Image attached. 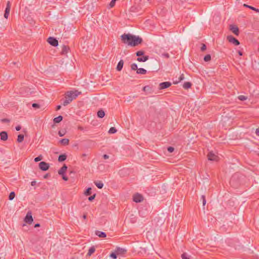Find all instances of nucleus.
Instances as JSON below:
<instances>
[{"label": "nucleus", "mask_w": 259, "mask_h": 259, "mask_svg": "<svg viewBox=\"0 0 259 259\" xmlns=\"http://www.w3.org/2000/svg\"><path fill=\"white\" fill-rule=\"evenodd\" d=\"M58 135L60 137H63L65 135V133L63 131H59L58 132Z\"/></svg>", "instance_id": "obj_48"}, {"label": "nucleus", "mask_w": 259, "mask_h": 259, "mask_svg": "<svg viewBox=\"0 0 259 259\" xmlns=\"http://www.w3.org/2000/svg\"><path fill=\"white\" fill-rule=\"evenodd\" d=\"M103 157L104 159H107L109 158V156L107 154H104Z\"/></svg>", "instance_id": "obj_52"}, {"label": "nucleus", "mask_w": 259, "mask_h": 259, "mask_svg": "<svg viewBox=\"0 0 259 259\" xmlns=\"http://www.w3.org/2000/svg\"><path fill=\"white\" fill-rule=\"evenodd\" d=\"M201 199H202L203 205L204 206L206 204L205 197L204 195L201 196Z\"/></svg>", "instance_id": "obj_44"}, {"label": "nucleus", "mask_w": 259, "mask_h": 259, "mask_svg": "<svg viewBox=\"0 0 259 259\" xmlns=\"http://www.w3.org/2000/svg\"><path fill=\"white\" fill-rule=\"evenodd\" d=\"M238 99L240 100V101H245L247 99V97L243 96V95H240L238 97Z\"/></svg>", "instance_id": "obj_39"}, {"label": "nucleus", "mask_w": 259, "mask_h": 259, "mask_svg": "<svg viewBox=\"0 0 259 259\" xmlns=\"http://www.w3.org/2000/svg\"><path fill=\"white\" fill-rule=\"evenodd\" d=\"M115 251L118 253V255L124 254L126 252V249L119 247H116Z\"/></svg>", "instance_id": "obj_12"}, {"label": "nucleus", "mask_w": 259, "mask_h": 259, "mask_svg": "<svg viewBox=\"0 0 259 259\" xmlns=\"http://www.w3.org/2000/svg\"><path fill=\"white\" fill-rule=\"evenodd\" d=\"M33 221V220L31 212L30 211H29L27 213L26 215L24 218V221L28 224H31L32 223Z\"/></svg>", "instance_id": "obj_4"}, {"label": "nucleus", "mask_w": 259, "mask_h": 259, "mask_svg": "<svg viewBox=\"0 0 259 259\" xmlns=\"http://www.w3.org/2000/svg\"><path fill=\"white\" fill-rule=\"evenodd\" d=\"M48 42L49 44L53 47H57L58 45V40L53 37H49L48 38Z\"/></svg>", "instance_id": "obj_6"}, {"label": "nucleus", "mask_w": 259, "mask_h": 259, "mask_svg": "<svg viewBox=\"0 0 259 259\" xmlns=\"http://www.w3.org/2000/svg\"><path fill=\"white\" fill-rule=\"evenodd\" d=\"M162 56L166 58H169V55L168 53H163L162 54Z\"/></svg>", "instance_id": "obj_50"}, {"label": "nucleus", "mask_w": 259, "mask_h": 259, "mask_svg": "<svg viewBox=\"0 0 259 259\" xmlns=\"http://www.w3.org/2000/svg\"><path fill=\"white\" fill-rule=\"evenodd\" d=\"M124 61L123 60H120L117 64L116 70L117 71H121L123 68Z\"/></svg>", "instance_id": "obj_15"}, {"label": "nucleus", "mask_w": 259, "mask_h": 259, "mask_svg": "<svg viewBox=\"0 0 259 259\" xmlns=\"http://www.w3.org/2000/svg\"><path fill=\"white\" fill-rule=\"evenodd\" d=\"M15 196V192H13H13H11L10 193L9 195V199L10 200H12L14 198Z\"/></svg>", "instance_id": "obj_32"}, {"label": "nucleus", "mask_w": 259, "mask_h": 259, "mask_svg": "<svg viewBox=\"0 0 259 259\" xmlns=\"http://www.w3.org/2000/svg\"><path fill=\"white\" fill-rule=\"evenodd\" d=\"M96 197V194H93V195L90 196L89 198H88V200L90 201H92Z\"/></svg>", "instance_id": "obj_40"}, {"label": "nucleus", "mask_w": 259, "mask_h": 259, "mask_svg": "<svg viewBox=\"0 0 259 259\" xmlns=\"http://www.w3.org/2000/svg\"><path fill=\"white\" fill-rule=\"evenodd\" d=\"M149 59L148 56H143L142 57H138L137 59V60L139 62H145L147 61Z\"/></svg>", "instance_id": "obj_18"}, {"label": "nucleus", "mask_w": 259, "mask_h": 259, "mask_svg": "<svg viewBox=\"0 0 259 259\" xmlns=\"http://www.w3.org/2000/svg\"><path fill=\"white\" fill-rule=\"evenodd\" d=\"M78 129H79V130H81V131H82V130H83V127H81V126H79V127H78Z\"/></svg>", "instance_id": "obj_61"}, {"label": "nucleus", "mask_w": 259, "mask_h": 259, "mask_svg": "<svg viewBox=\"0 0 259 259\" xmlns=\"http://www.w3.org/2000/svg\"><path fill=\"white\" fill-rule=\"evenodd\" d=\"M95 251V248L94 246L91 247L88 251L87 255L89 256H91L93 253Z\"/></svg>", "instance_id": "obj_28"}, {"label": "nucleus", "mask_w": 259, "mask_h": 259, "mask_svg": "<svg viewBox=\"0 0 259 259\" xmlns=\"http://www.w3.org/2000/svg\"><path fill=\"white\" fill-rule=\"evenodd\" d=\"M1 139L2 141H5L8 139V134L5 131H2L0 133Z\"/></svg>", "instance_id": "obj_13"}, {"label": "nucleus", "mask_w": 259, "mask_h": 259, "mask_svg": "<svg viewBox=\"0 0 259 259\" xmlns=\"http://www.w3.org/2000/svg\"><path fill=\"white\" fill-rule=\"evenodd\" d=\"M42 159V156L41 155H39L34 158L35 162H38Z\"/></svg>", "instance_id": "obj_38"}, {"label": "nucleus", "mask_w": 259, "mask_h": 259, "mask_svg": "<svg viewBox=\"0 0 259 259\" xmlns=\"http://www.w3.org/2000/svg\"><path fill=\"white\" fill-rule=\"evenodd\" d=\"M149 90H151V88L149 86H148V85L145 86L143 88V91H144V92L148 91Z\"/></svg>", "instance_id": "obj_41"}, {"label": "nucleus", "mask_w": 259, "mask_h": 259, "mask_svg": "<svg viewBox=\"0 0 259 259\" xmlns=\"http://www.w3.org/2000/svg\"><path fill=\"white\" fill-rule=\"evenodd\" d=\"M255 134L257 136H259V127L256 129Z\"/></svg>", "instance_id": "obj_54"}, {"label": "nucleus", "mask_w": 259, "mask_h": 259, "mask_svg": "<svg viewBox=\"0 0 259 259\" xmlns=\"http://www.w3.org/2000/svg\"><path fill=\"white\" fill-rule=\"evenodd\" d=\"M36 185V181H33L31 182V185L34 186Z\"/></svg>", "instance_id": "obj_55"}, {"label": "nucleus", "mask_w": 259, "mask_h": 259, "mask_svg": "<svg viewBox=\"0 0 259 259\" xmlns=\"http://www.w3.org/2000/svg\"><path fill=\"white\" fill-rule=\"evenodd\" d=\"M181 257L182 259H192V257L191 255L189 254L188 253L186 252H184L181 255Z\"/></svg>", "instance_id": "obj_19"}, {"label": "nucleus", "mask_w": 259, "mask_h": 259, "mask_svg": "<svg viewBox=\"0 0 259 259\" xmlns=\"http://www.w3.org/2000/svg\"><path fill=\"white\" fill-rule=\"evenodd\" d=\"M207 157L209 160L217 161L218 160V156L212 152H209L207 154Z\"/></svg>", "instance_id": "obj_11"}, {"label": "nucleus", "mask_w": 259, "mask_h": 259, "mask_svg": "<svg viewBox=\"0 0 259 259\" xmlns=\"http://www.w3.org/2000/svg\"><path fill=\"white\" fill-rule=\"evenodd\" d=\"M117 255H118V253L115 251H114V252H112L110 254L109 256L113 259H116L117 257Z\"/></svg>", "instance_id": "obj_30"}, {"label": "nucleus", "mask_w": 259, "mask_h": 259, "mask_svg": "<svg viewBox=\"0 0 259 259\" xmlns=\"http://www.w3.org/2000/svg\"><path fill=\"white\" fill-rule=\"evenodd\" d=\"M1 121L3 123H5V122H10V120L8 118H3V119H1Z\"/></svg>", "instance_id": "obj_47"}, {"label": "nucleus", "mask_w": 259, "mask_h": 259, "mask_svg": "<svg viewBox=\"0 0 259 259\" xmlns=\"http://www.w3.org/2000/svg\"><path fill=\"white\" fill-rule=\"evenodd\" d=\"M87 156V154H82V155H81V157L82 158V160L83 161H85V159L84 158H83V157H85Z\"/></svg>", "instance_id": "obj_53"}, {"label": "nucleus", "mask_w": 259, "mask_h": 259, "mask_svg": "<svg viewBox=\"0 0 259 259\" xmlns=\"http://www.w3.org/2000/svg\"><path fill=\"white\" fill-rule=\"evenodd\" d=\"M146 73H147L146 70H145V69L142 68L138 69V70L137 71V74H146Z\"/></svg>", "instance_id": "obj_25"}, {"label": "nucleus", "mask_w": 259, "mask_h": 259, "mask_svg": "<svg viewBox=\"0 0 259 259\" xmlns=\"http://www.w3.org/2000/svg\"><path fill=\"white\" fill-rule=\"evenodd\" d=\"M238 54L240 55V56H242L243 55V53L240 51H239L238 52Z\"/></svg>", "instance_id": "obj_60"}, {"label": "nucleus", "mask_w": 259, "mask_h": 259, "mask_svg": "<svg viewBox=\"0 0 259 259\" xmlns=\"http://www.w3.org/2000/svg\"><path fill=\"white\" fill-rule=\"evenodd\" d=\"M116 1H114V0H112V1H111V2L110 3V4H109L110 7L111 8H112V7H113L114 6L115 4V2H116Z\"/></svg>", "instance_id": "obj_45"}, {"label": "nucleus", "mask_w": 259, "mask_h": 259, "mask_svg": "<svg viewBox=\"0 0 259 259\" xmlns=\"http://www.w3.org/2000/svg\"><path fill=\"white\" fill-rule=\"evenodd\" d=\"M62 177V179L63 180L67 181L68 180V178L65 175V174H63V175H61Z\"/></svg>", "instance_id": "obj_49"}, {"label": "nucleus", "mask_w": 259, "mask_h": 259, "mask_svg": "<svg viewBox=\"0 0 259 259\" xmlns=\"http://www.w3.org/2000/svg\"><path fill=\"white\" fill-rule=\"evenodd\" d=\"M67 169V165L64 164L63 166L58 170V174L59 175H63L65 174Z\"/></svg>", "instance_id": "obj_14"}, {"label": "nucleus", "mask_w": 259, "mask_h": 259, "mask_svg": "<svg viewBox=\"0 0 259 259\" xmlns=\"http://www.w3.org/2000/svg\"><path fill=\"white\" fill-rule=\"evenodd\" d=\"M59 142L63 145H68L69 144V140L68 139H62Z\"/></svg>", "instance_id": "obj_26"}, {"label": "nucleus", "mask_w": 259, "mask_h": 259, "mask_svg": "<svg viewBox=\"0 0 259 259\" xmlns=\"http://www.w3.org/2000/svg\"><path fill=\"white\" fill-rule=\"evenodd\" d=\"M120 37L123 43L131 47L137 46L143 42L141 37L130 33H124Z\"/></svg>", "instance_id": "obj_1"}, {"label": "nucleus", "mask_w": 259, "mask_h": 259, "mask_svg": "<svg viewBox=\"0 0 259 259\" xmlns=\"http://www.w3.org/2000/svg\"><path fill=\"white\" fill-rule=\"evenodd\" d=\"M117 132V130L115 128V127H111L109 131H108V133L109 134H114L116 132Z\"/></svg>", "instance_id": "obj_35"}, {"label": "nucleus", "mask_w": 259, "mask_h": 259, "mask_svg": "<svg viewBox=\"0 0 259 259\" xmlns=\"http://www.w3.org/2000/svg\"><path fill=\"white\" fill-rule=\"evenodd\" d=\"M243 6H244V7H246V8H249L250 9H251V10H253V11H255L256 12H259V9H256V8H254V7H252V6H249V5H247V4H244L243 5Z\"/></svg>", "instance_id": "obj_27"}, {"label": "nucleus", "mask_w": 259, "mask_h": 259, "mask_svg": "<svg viewBox=\"0 0 259 259\" xmlns=\"http://www.w3.org/2000/svg\"><path fill=\"white\" fill-rule=\"evenodd\" d=\"M80 92L77 91H68L65 93V100H64L62 104L65 106L69 104L73 100L75 99L79 94Z\"/></svg>", "instance_id": "obj_2"}, {"label": "nucleus", "mask_w": 259, "mask_h": 259, "mask_svg": "<svg viewBox=\"0 0 259 259\" xmlns=\"http://www.w3.org/2000/svg\"><path fill=\"white\" fill-rule=\"evenodd\" d=\"M61 105H59L57 106V107H56V110H60L61 109Z\"/></svg>", "instance_id": "obj_56"}, {"label": "nucleus", "mask_w": 259, "mask_h": 259, "mask_svg": "<svg viewBox=\"0 0 259 259\" xmlns=\"http://www.w3.org/2000/svg\"><path fill=\"white\" fill-rule=\"evenodd\" d=\"M192 84L190 82H185L183 85V87L184 89L187 90L191 88Z\"/></svg>", "instance_id": "obj_20"}, {"label": "nucleus", "mask_w": 259, "mask_h": 259, "mask_svg": "<svg viewBox=\"0 0 259 259\" xmlns=\"http://www.w3.org/2000/svg\"><path fill=\"white\" fill-rule=\"evenodd\" d=\"M10 9H11V3L10 1H8L7 3L6 8V9L5 11V13H4V17L6 19H7L8 18V16L10 14Z\"/></svg>", "instance_id": "obj_9"}, {"label": "nucleus", "mask_w": 259, "mask_h": 259, "mask_svg": "<svg viewBox=\"0 0 259 259\" xmlns=\"http://www.w3.org/2000/svg\"><path fill=\"white\" fill-rule=\"evenodd\" d=\"M145 52L143 51H139L136 53V56L140 57L142 56H144Z\"/></svg>", "instance_id": "obj_33"}, {"label": "nucleus", "mask_w": 259, "mask_h": 259, "mask_svg": "<svg viewBox=\"0 0 259 259\" xmlns=\"http://www.w3.org/2000/svg\"><path fill=\"white\" fill-rule=\"evenodd\" d=\"M87 213H84L83 216H82V218L83 219H87Z\"/></svg>", "instance_id": "obj_58"}, {"label": "nucleus", "mask_w": 259, "mask_h": 259, "mask_svg": "<svg viewBox=\"0 0 259 259\" xmlns=\"http://www.w3.org/2000/svg\"><path fill=\"white\" fill-rule=\"evenodd\" d=\"M39 227H40V224L39 223H37L34 225V228H37Z\"/></svg>", "instance_id": "obj_57"}, {"label": "nucleus", "mask_w": 259, "mask_h": 259, "mask_svg": "<svg viewBox=\"0 0 259 259\" xmlns=\"http://www.w3.org/2000/svg\"><path fill=\"white\" fill-rule=\"evenodd\" d=\"M206 50V46L205 44H202V46L201 47V51L202 52H203Z\"/></svg>", "instance_id": "obj_43"}, {"label": "nucleus", "mask_w": 259, "mask_h": 259, "mask_svg": "<svg viewBox=\"0 0 259 259\" xmlns=\"http://www.w3.org/2000/svg\"><path fill=\"white\" fill-rule=\"evenodd\" d=\"M227 39L229 42L234 44L235 46H238L240 45L239 41L231 35H228L227 37Z\"/></svg>", "instance_id": "obj_3"}, {"label": "nucleus", "mask_w": 259, "mask_h": 259, "mask_svg": "<svg viewBox=\"0 0 259 259\" xmlns=\"http://www.w3.org/2000/svg\"><path fill=\"white\" fill-rule=\"evenodd\" d=\"M17 142L18 143H21L24 140V135L22 134H20L18 136L17 138Z\"/></svg>", "instance_id": "obj_31"}, {"label": "nucleus", "mask_w": 259, "mask_h": 259, "mask_svg": "<svg viewBox=\"0 0 259 259\" xmlns=\"http://www.w3.org/2000/svg\"><path fill=\"white\" fill-rule=\"evenodd\" d=\"M49 167V164L45 161H41L39 163V167L42 171H46L48 170Z\"/></svg>", "instance_id": "obj_5"}, {"label": "nucleus", "mask_w": 259, "mask_h": 259, "mask_svg": "<svg viewBox=\"0 0 259 259\" xmlns=\"http://www.w3.org/2000/svg\"><path fill=\"white\" fill-rule=\"evenodd\" d=\"M105 114V112L102 109L99 110L97 112V116L98 117L100 118H102L103 117H104Z\"/></svg>", "instance_id": "obj_24"}, {"label": "nucleus", "mask_w": 259, "mask_h": 259, "mask_svg": "<svg viewBox=\"0 0 259 259\" xmlns=\"http://www.w3.org/2000/svg\"><path fill=\"white\" fill-rule=\"evenodd\" d=\"M95 234L100 238H105L107 236L105 232L100 231H96L95 232Z\"/></svg>", "instance_id": "obj_16"}, {"label": "nucleus", "mask_w": 259, "mask_h": 259, "mask_svg": "<svg viewBox=\"0 0 259 259\" xmlns=\"http://www.w3.org/2000/svg\"><path fill=\"white\" fill-rule=\"evenodd\" d=\"M69 50V48L68 46L63 45L62 48L61 54L66 55Z\"/></svg>", "instance_id": "obj_17"}, {"label": "nucleus", "mask_w": 259, "mask_h": 259, "mask_svg": "<svg viewBox=\"0 0 259 259\" xmlns=\"http://www.w3.org/2000/svg\"><path fill=\"white\" fill-rule=\"evenodd\" d=\"M138 65L136 63H133L132 65H131V69L132 70H138Z\"/></svg>", "instance_id": "obj_37"}, {"label": "nucleus", "mask_w": 259, "mask_h": 259, "mask_svg": "<svg viewBox=\"0 0 259 259\" xmlns=\"http://www.w3.org/2000/svg\"><path fill=\"white\" fill-rule=\"evenodd\" d=\"M91 190H92L91 188H88L85 190V191L84 192V194H85L86 196L90 195L91 194V193H92Z\"/></svg>", "instance_id": "obj_34"}, {"label": "nucleus", "mask_w": 259, "mask_h": 259, "mask_svg": "<svg viewBox=\"0 0 259 259\" xmlns=\"http://www.w3.org/2000/svg\"><path fill=\"white\" fill-rule=\"evenodd\" d=\"M94 183L99 189H102L103 187L104 184L101 181L95 182Z\"/></svg>", "instance_id": "obj_29"}, {"label": "nucleus", "mask_w": 259, "mask_h": 259, "mask_svg": "<svg viewBox=\"0 0 259 259\" xmlns=\"http://www.w3.org/2000/svg\"><path fill=\"white\" fill-rule=\"evenodd\" d=\"M234 178V177H233L232 178V179H231V182H232L233 181Z\"/></svg>", "instance_id": "obj_62"}, {"label": "nucleus", "mask_w": 259, "mask_h": 259, "mask_svg": "<svg viewBox=\"0 0 259 259\" xmlns=\"http://www.w3.org/2000/svg\"><path fill=\"white\" fill-rule=\"evenodd\" d=\"M184 79V75L182 74L179 77L178 80L173 81V83L175 84H178L179 82Z\"/></svg>", "instance_id": "obj_23"}, {"label": "nucleus", "mask_w": 259, "mask_h": 259, "mask_svg": "<svg viewBox=\"0 0 259 259\" xmlns=\"http://www.w3.org/2000/svg\"><path fill=\"white\" fill-rule=\"evenodd\" d=\"M49 175V174H46L45 175H44V179H47V178L48 177Z\"/></svg>", "instance_id": "obj_59"}, {"label": "nucleus", "mask_w": 259, "mask_h": 259, "mask_svg": "<svg viewBox=\"0 0 259 259\" xmlns=\"http://www.w3.org/2000/svg\"><path fill=\"white\" fill-rule=\"evenodd\" d=\"M174 148L173 147H171V146H169L167 148V151L169 152V153H172V152H174Z\"/></svg>", "instance_id": "obj_42"}, {"label": "nucleus", "mask_w": 259, "mask_h": 259, "mask_svg": "<svg viewBox=\"0 0 259 259\" xmlns=\"http://www.w3.org/2000/svg\"><path fill=\"white\" fill-rule=\"evenodd\" d=\"M211 60V56L209 54H207L205 55L204 57V61L205 62H208Z\"/></svg>", "instance_id": "obj_36"}, {"label": "nucleus", "mask_w": 259, "mask_h": 259, "mask_svg": "<svg viewBox=\"0 0 259 259\" xmlns=\"http://www.w3.org/2000/svg\"><path fill=\"white\" fill-rule=\"evenodd\" d=\"M67 158V155L65 154H61L59 156L58 161L59 162H63Z\"/></svg>", "instance_id": "obj_21"}, {"label": "nucleus", "mask_w": 259, "mask_h": 259, "mask_svg": "<svg viewBox=\"0 0 259 259\" xmlns=\"http://www.w3.org/2000/svg\"><path fill=\"white\" fill-rule=\"evenodd\" d=\"M230 30L232 31L236 35L238 36L239 34V30L238 27L235 25H230Z\"/></svg>", "instance_id": "obj_10"}, {"label": "nucleus", "mask_w": 259, "mask_h": 259, "mask_svg": "<svg viewBox=\"0 0 259 259\" xmlns=\"http://www.w3.org/2000/svg\"><path fill=\"white\" fill-rule=\"evenodd\" d=\"M15 128L16 131H19L21 129V126L20 125H19L16 126Z\"/></svg>", "instance_id": "obj_51"}, {"label": "nucleus", "mask_w": 259, "mask_h": 259, "mask_svg": "<svg viewBox=\"0 0 259 259\" xmlns=\"http://www.w3.org/2000/svg\"><path fill=\"white\" fill-rule=\"evenodd\" d=\"M171 85V83L170 82H169V81L162 82L159 84V90L165 89H167V88H169V87H170Z\"/></svg>", "instance_id": "obj_7"}, {"label": "nucleus", "mask_w": 259, "mask_h": 259, "mask_svg": "<svg viewBox=\"0 0 259 259\" xmlns=\"http://www.w3.org/2000/svg\"><path fill=\"white\" fill-rule=\"evenodd\" d=\"M143 200V197L142 195L137 193L133 196V201L136 203H139Z\"/></svg>", "instance_id": "obj_8"}, {"label": "nucleus", "mask_w": 259, "mask_h": 259, "mask_svg": "<svg viewBox=\"0 0 259 259\" xmlns=\"http://www.w3.org/2000/svg\"><path fill=\"white\" fill-rule=\"evenodd\" d=\"M32 106L34 108H38L40 107V105L37 103H33Z\"/></svg>", "instance_id": "obj_46"}, {"label": "nucleus", "mask_w": 259, "mask_h": 259, "mask_svg": "<svg viewBox=\"0 0 259 259\" xmlns=\"http://www.w3.org/2000/svg\"><path fill=\"white\" fill-rule=\"evenodd\" d=\"M63 120V117L61 115H59L58 116V117H55L54 119V122L55 123H58L59 122H60L62 120Z\"/></svg>", "instance_id": "obj_22"}]
</instances>
